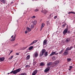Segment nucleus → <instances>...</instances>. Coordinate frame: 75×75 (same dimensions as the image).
I'll return each mask as SVG.
<instances>
[{
  "label": "nucleus",
  "instance_id": "1a4fd4ad",
  "mask_svg": "<svg viewBox=\"0 0 75 75\" xmlns=\"http://www.w3.org/2000/svg\"><path fill=\"white\" fill-rule=\"evenodd\" d=\"M68 32V29H65L63 32V34H64L65 35L66 33H67V32Z\"/></svg>",
  "mask_w": 75,
  "mask_h": 75
},
{
  "label": "nucleus",
  "instance_id": "7c9ffc66",
  "mask_svg": "<svg viewBox=\"0 0 75 75\" xmlns=\"http://www.w3.org/2000/svg\"><path fill=\"white\" fill-rule=\"evenodd\" d=\"M34 24H37V21H33Z\"/></svg>",
  "mask_w": 75,
  "mask_h": 75
},
{
  "label": "nucleus",
  "instance_id": "a211bd4d",
  "mask_svg": "<svg viewBox=\"0 0 75 75\" xmlns=\"http://www.w3.org/2000/svg\"><path fill=\"white\" fill-rule=\"evenodd\" d=\"M30 55H28L26 57V59L27 60H28L30 59Z\"/></svg>",
  "mask_w": 75,
  "mask_h": 75
},
{
  "label": "nucleus",
  "instance_id": "052dcab7",
  "mask_svg": "<svg viewBox=\"0 0 75 75\" xmlns=\"http://www.w3.org/2000/svg\"><path fill=\"white\" fill-rule=\"evenodd\" d=\"M33 61H34V60H33Z\"/></svg>",
  "mask_w": 75,
  "mask_h": 75
},
{
  "label": "nucleus",
  "instance_id": "a878e982",
  "mask_svg": "<svg viewBox=\"0 0 75 75\" xmlns=\"http://www.w3.org/2000/svg\"><path fill=\"white\" fill-rule=\"evenodd\" d=\"M15 40H16V38L13 37L12 38L11 41H14Z\"/></svg>",
  "mask_w": 75,
  "mask_h": 75
},
{
  "label": "nucleus",
  "instance_id": "603ef678",
  "mask_svg": "<svg viewBox=\"0 0 75 75\" xmlns=\"http://www.w3.org/2000/svg\"><path fill=\"white\" fill-rule=\"evenodd\" d=\"M47 23H48V22H49V21H47Z\"/></svg>",
  "mask_w": 75,
  "mask_h": 75
},
{
  "label": "nucleus",
  "instance_id": "cd10ccee",
  "mask_svg": "<svg viewBox=\"0 0 75 75\" xmlns=\"http://www.w3.org/2000/svg\"><path fill=\"white\" fill-rule=\"evenodd\" d=\"M43 13H45V14H47V11L46 10H44L43 11Z\"/></svg>",
  "mask_w": 75,
  "mask_h": 75
},
{
  "label": "nucleus",
  "instance_id": "20e7f679",
  "mask_svg": "<svg viewBox=\"0 0 75 75\" xmlns=\"http://www.w3.org/2000/svg\"><path fill=\"white\" fill-rule=\"evenodd\" d=\"M30 26L31 28H33L34 27V24H33V23H30Z\"/></svg>",
  "mask_w": 75,
  "mask_h": 75
},
{
  "label": "nucleus",
  "instance_id": "dca6fc26",
  "mask_svg": "<svg viewBox=\"0 0 75 75\" xmlns=\"http://www.w3.org/2000/svg\"><path fill=\"white\" fill-rule=\"evenodd\" d=\"M64 51V49H63L61 50V51L59 52V54H62V53Z\"/></svg>",
  "mask_w": 75,
  "mask_h": 75
},
{
  "label": "nucleus",
  "instance_id": "79ce46f5",
  "mask_svg": "<svg viewBox=\"0 0 75 75\" xmlns=\"http://www.w3.org/2000/svg\"><path fill=\"white\" fill-rule=\"evenodd\" d=\"M16 55H19V53H16Z\"/></svg>",
  "mask_w": 75,
  "mask_h": 75
},
{
  "label": "nucleus",
  "instance_id": "bb28decb",
  "mask_svg": "<svg viewBox=\"0 0 75 75\" xmlns=\"http://www.w3.org/2000/svg\"><path fill=\"white\" fill-rule=\"evenodd\" d=\"M25 68H30V65H26L25 67Z\"/></svg>",
  "mask_w": 75,
  "mask_h": 75
},
{
  "label": "nucleus",
  "instance_id": "2eb2a0df",
  "mask_svg": "<svg viewBox=\"0 0 75 75\" xmlns=\"http://www.w3.org/2000/svg\"><path fill=\"white\" fill-rule=\"evenodd\" d=\"M45 64V63L44 62H41L40 64V66H43Z\"/></svg>",
  "mask_w": 75,
  "mask_h": 75
},
{
  "label": "nucleus",
  "instance_id": "f704fd0d",
  "mask_svg": "<svg viewBox=\"0 0 75 75\" xmlns=\"http://www.w3.org/2000/svg\"><path fill=\"white\" fill-rule=\"evenodd\" d=\"M27 47H23L22 48V50H25V49H26V48Z\"/></svg>",
  "mask_w": 75,
  "mask_h": 75
},
{
  "label": "nucleus",
  "instance_id": "de8ad7c7",
  "mask_svg": "<svg viewBox=\"0 0 75 75\" xmlns=\"http://www.w3.org/2000/svg\"><path fill=\"white\" fill-rule=\"evenodd\" d=\"M70 33L71 32H70L69 31H68V34H69V33Z\"/></svg>",
  "mask_w": 75,
  "mask_h": 75
},
{
  "label": "nucleus",
  "instance_id": "412c9836",
  "mask_svg": "<svg viewBox=\"0 0 75 75\" xmlns=\"http://www.w3.org/2000/svg\"><path fill=\"white\" fill-rule=\"evenodd\" d=\"M52 64V62H50L49 63H48L47 64V65L48 66H50V65H51Z\"/></svg>",
  "mask_w": 75,
  "mask_h": 75
},
{
  "label": "nucleus",
  "instance_id": "b1692460",
  "mask_svg": "<svg viewBox=\"0 0 75 75\" xmlns=\"http://www.w3.org/2000/svg\"><path fill=\"white\" fill-rule=\"evenodd\" d=\"M13 57L14 56L13 55L11 56L9 58V59H10V60H11V59H13Z\"/></svg>",
  "mask_w": 75,
  "mask_h": 75
},
{
  "label": "nucleus",
  "instance_id": "37998d69",
  "mask_svg": "<svg viewBox=\"0 0 75 75\" xmlns=\"http://www.w3.org/2000/svg\"><path fill=\"white\" fill-rule=\"evenodd\" d=\"M16 34L14 36L13 38H16Z\"/></svg>",
  "mask_w": 75,
  "mask_h": 75
},
{
  "label": "nucleus",
  "instance_id": "f257e3e1",
  "mask_svg": "<svg viewBox=\"0 0 75 75\" xmlns=\"http://www.w3.org/2000/svg\"><path fill=\"white\" fill-rule=\"evenodd\" d=\"M14 69V68L13 69V71L10 72L11 74H12V73H13V74H16L17 73H18V72H20L21 70V69L20 68H19L18 69L13 71Z\"/></svg>",
  "mask_w": 75,
  "mask_h": 75
},
{
  "label": "nucleus",
  "instance_id": "864d4df0",
  "mask_svg": "<svg viewBox=\"0 0 75 75\" xmlns=\"http://www.w3.org/2000/svg\"><path fill=\"white\" fill-rule=\"evenodd\" d=\"M10 73H8V74H9Z\"/></svg>",
  "mask_w": 75,
  "mask_h": 75
},
{
  "label": "nucleus",
  "instance_id": "6ab92c4d",
  "mask_svg": "<svg viewBox=\"0 0 75 75\" xmlns=\"http://www.w3.org/2000/svg\"><path fill=\"white\" fill-rule=\"evenodd\" d=\"M44 55L45 57H47L48 56V52H46L45 53Z\"/></svg>",
  "mask_w": 75,
  "mask_h": 75
},
{
  "label": "nucleus",
  "instance_id": "c85d7f7f",
  "mask_svg": "<svg viewBox=\"0 0 75 75\" xmlns=\"http://www.w3.org/2000/svg\"><path fill=\"white\" fill-rule=\"evenodd\" d=\"M68 51H70V49H69V47H67L66 49V51H68Z\"/></svg>",
  "mask_w": 75,
  "mask_h": 75
},
{
  "label": "nucleus",
  "instance_id": "39448f33",
  "mask_svg": "<svg viewBox=\"0 0 75 75\" xmlns=\"http://www.w3.org/2000/svg\"><path fill=\"white\" fill-rule=\"evenodd\" d=\"M5 59V58L4 57H0V62H3L4 61Z\"/></svg>",
  "mask_w": 75,
  "mask_h": 75
},
{
  "label": "nucleus",
  "instance_id": "7ed1b4c3",
  "mask_svg": "<svg viewBox=\"0 0 75 75\" xmlns=\"http://www.w3.org/2000/svg\"><path fill=\"white\" fill-rule=\"evenodd\" d=\"M38 72V70H35L33 71V72L32 73V75H36L37 73Z\"/></svg>",
  "mask_w": 75,
  "mask_h": 75
},
{
  "label": "nucleus",
  "instance_id": "8fccbe9b",
  "mask_svg": "<svg viewBox=\"0 0 75 75\" xmlns=\"http://www.w3.org/2000/svg\"><path fill=\"white\" fill-rule=\"evenodd\" d=\"M58 53H57L56 54V53L55 54V55H58Z\"/></svg>",
  "mask_w": 75,
  "mask_h": 75
},
{
  "label": "nucleus",
  "instance_id": "2f4dec72",
  "mask_svg": "<svg viewBox=\"0 0 75 75\" xmlns=\"http://www.w3.org/2000/svg\"><path fill=\"white\" fill-rule=\"evenodd\" d=\"M37 41H38L37 40H35L34 41H33V42L34 44L35 43H36V42H37Z\"/></svg>",
  "mask_w": 75,
  "mask_h": 75
},
{
  "label": "nucleus",
  "instance_id": "c9c22d12",
  "mask_svg": "<svg viewBox=\"0 0 75 75\" xmlns=\"http://www.w3.org/2000/svg\"><path fill=\"white\" fill-rule=\"evenodd\" d=\"M73 48V46H71V47L69 48L70 50H71V49H72V48Z\"/></svg>",
  "mask_w": 75,
  "mask_h": 75
},
{
  "label": "nucleus",
  "instance_id": "a19ab883",
  "mask_svg": "<svg viewBox=\"0 0 75 75\" xmlns=\"http://www.w3.org/2000/svg\"><path fill=\"white\" fill-rule=\"evenodd\" d=\"M33 44H34V42H32L31 43V44H30V45H33Z\"/></svg>",
  "mask_w": 75,
  "mask_h": 75
},
{
  "label": "nucleus",
  "instance_id": "bf43d9fd",
  "mask_svg": "<svg viewBox=\"0 0 75 75\" xmlns=\"http://www.w3.org/2000/svg\"><path fill=\"white\" fill-rule=\"evenodd\" d=\"M9 55H10V54H9Z\"/></svg>",
  "mask_w": 75,
  "mask_h": 75
},
{
  "label": "nucleus",
  "instance_id": "aec40b11",
  "mask_svg": "<svg viewBox=\"0 0 75 75\" xmlns=\"http://www.w3.org/2000/svg\"><path fill=\"white\" fill-rule=\"evenodd\" d=\"M27 29L28 31H31V28H29L28 27H27Z\"/></svg>",
  "mask_w": 75,
  "mask_h": 75
},
{
  "label": "nucleus",
  "instance_id": "9d476101",
  "mask_svg": "<svg viewBox=\"0 0 75 75\" xmlns=\"http://www.w3.org/2000/svg\"><path fill=\"white\" fill-rule=\"evenodd\" d=\"M70 41L71 39H70V38H67L66 39L65 41L66 42L68 43Z\"/></svg>",
  "mask_w": 75,
  "mask_h": 75
},
{
  "label": "nucleus",
  "instance_id": "c756f323",
  "mask_svg": "<svg viewBox=\"0 0 75 75\" xmlns=\"http://www.w3.org/2000/svg\"><path fill=\"white\" fill-rule=\"evenodd\" d=\"M39 11V10L38 9H36L35 10V12H37V11Z\"/></svg>",
  "mask_w": 75,
  "mask_h": 75
},
{
  "label": "nucleus",
  "instance_id": "9b49d317",
  "mask_svg": "<svg viewBox=\"0 0 75 75\" xmlns=\"http://www.w3.org/2000/svg\"><path fill=\"white\" fill-rule=\"evenodd\" d=\"M55 54H56V53L55 52H53L50 54V56H52L53 55Z\"/></svg>",
  "mask_w": 75,
  "mask_h": 75
},
{
  "label": "nucleus",
  "instance_id": "5701e85b",
  "mask_svg": "<svg viewBox=\"0 0 75 75\" xmlns=\"http://www.w3.org/2000/svg\"><path fill=\"white\" fill-rule=\"evenodd\" d=\"M19 75H27V74L25 73H22L21 74H20Z\"/></svg>",
  "mask_w": 75,
  "mask_h": 75
},
{
  "label": "nucleus",
  "instance_id": "f3484780",
  "mask_svg": "<svg viewBox=\"0 0 75 75\" xmlns=\"http://www.w3.org/2000/svg\"><path fill=\"white\" fill-rule=\"evenodd\" d=\"M1 1L2 3H6V0H1Z\"/></svg>",
  "mask_w": 75,
  "mask_h": 75
},
{
  "label": "nucleus",
  "instance_id": "58836bf2",
  "mask_svg": "<svg viewBox=\"0 0 75 75\" xmlns=\"http://www.w3.org/2000/svg\"><path fill=\"white\" fill-rule=\"evenodd\" d=\"M69 67L70 69H72V68H73V67H72V66H70Z\"/></svg>",
  "mask_w": 75,
  "mask_h": 75
},
{
  "label": "nucleus",
  "instance_id": "4d7b16f0",
  "mask_svg": "<svg viewBox=\"0 0 75 75\" xmlns=\"http://www.w3.org/2000/svg\"><path fill=\"white\" fill-rule=\"evenodd\" d=\"M32 1H34V0H32Z\"/></svg>",
  "mask_w": 75,
  "mask_h": 75
},
{
  "label": "nucleus",
  "instance_id": "a18cd8bd",
  "mask_svg": "<svg viewBox=\"0 0 75 75\" xmlns=\"http://www.w3.org/2000/svg\"><path fill=\"white\" fill-rule=\"evenodd\" d=\"M12 52H13V50H12L9 53V54H11V53Z\"/></svg>",
  "mask_w": 75,
  "mask_h": 75
},
{
  "label": "nucleus",
  "instance_id": "4468645a",
  "mask_svg": "<svg viewBox=\"0 0 75 75\" xmlns=\"http://www.w3.org/2000/svg\"><path fill=\"white\" fill-rule=\"evenodd\" d=\"M38 55V52H36L35 53V57H37Z\"/></svg>",
  "mask_w": 75,
  "mask_h": 75
},
{
  "label": "nucleus",
  "instance_id": "e433bc0d",
  "mask_svg": "<svg viewBox=\"0 0 75 75\" xmlns=\"http://www.w3.org/2000/svg\"><path fill=\"white\" fill-rule=\"evenodd\" d=\"M35 64H36V62H33V65H35Z\"/></svg>",
  "mask_w": 75,
  "mask_h": 75
},
{
  "label": "nucleus",
  "instance_id": "13d9d810",
  "mask_svg": "<svg viewBox=\"0 0 75 75\" xmlns=\"http://www.w3.org/2000/svg\"><path fill=\"white\" fill-rule=\"evenodd\" d=\"M55 52V53H56V52H57V51H56Z\"/></svg>",
  "mask_w": 75,
  "mask_h": 75
},
{
  "label": "nucleus",
  "instance_id": "49530a36",
  "mask_svg": "<svg viewBox=\"0 0 75 75\" xmlns=\"http://www.w3.org/2000/svg\"><path fill=\"white\" fill-rule=\"evenodd\" d=\"M62 26H63L64 27H65V24L63 25Z\"/></svg>",
  "mask_w": 75,
  "mask_h": 75
},
{
  "label": "nucleus",
  "instance_id": "680f3d73",
  "mask_svg": "<svg viewBox=\"0 0 75 75\" xmlns=\"http://www.w3.org/2000/svg\"><path fill=\"white\" fill-rule=\"evenodd\" d=\"M7 44H8V43H7Z\"/></svg>",
  "mask_w": 75,
  "mask_h": 75
},
{
  "label": "nucleus",
  "instance_id": "423d86ee",
  "mask_svg": "<svg viewBox=\"0 0 75 75\" xmlns=\"http://www.w3.org/2000/svg\"><path fill=\"white\" fill-rule=\"evenodd\" d=\"M50 69V67H48L45 70V72H48L49 70Z\"/></svg>",
  "mask_w": 75,
  "mask_h": 75
},
{
  "label": "nucleus",
  "instance_id": "09e8293b",
  "mask_svg": "<svg viewBox=\"0 0 75 75\" xmlns=\"http://www.w3.org/2000/svg\"><path fill=\"white\" fill-rule=\"evenodd\" d=\"M13 38V35H12L11 37V38Z\"/></svg>",
  "mask_w": 75,
  "mask_h": 75
},
{
  "label": "nucleus",
  "instance_id": "6e6552de",
  "mask_svg": "<svg viewBox=\"0 0 75 75\" xmlns=\"http://www.w3.org/2000/svg\"><path fill=\"white\" fill-rule=\"evenodd\" d=\"M47 44V40H44L43 42V45H46Z\"/></svg>",
  "mask_w": 75,
  "mask_h": 75
},
{
  "label": "nucleus",
  "instance_id": "6e6d98bb",
  "mask_svg": "<svg viewBox=\"0 0 75 75\" xmlns=\"http://www.w3.org/2000/svg\"><path fill=\"white\" fill-rule=\"evenodd\" d=\"M48 23H47V25H48Z\"/></svg>",
  "mask_w": 75,
  "mask_h": 75
},
{
  "label": "nucleus",
  "instance_id": "393cba45",
  "mask_svg": "<svg viewBox=\"0 0 75 75\" xmlns=\"http://www.w3.org/2000/svg\"><path fill=\"white\" fill-rule=\"evenodd\" d=\"M33 48V46H31L29 48V50H32Z\"/></svg>",
  "mask_w": 75,
  "mask_h": 75
},
{
  "label": "nucleus",
  "instance_id": "f8f14e48",
  "mask_svg": "<svg viewBox=\"0 0 75 75\" xmlns=\"http://www.w3.org/2000/svg\"><path fill=\"white\" fill-rule=\"evenodd\" d=\"M45 26V24L44 23H43L42 24V27H41L40 31L41 30H42V28H43V27H44Z\"/></svg>",
  "mask_w": 75,
  "mask_h": 75
},
{
  "label": "nucleus",
  "instance_id": "f03ea898",
  "mask_svg": "<svg viewBox=\"0 0 75 75\" xmlns=\"http://www.w3.org/2000/svg\"><path fill=\"white\" fill-rule=\"evenodd\" d=\"M59 61H56L54 64V67H57L58 65V64H59Z\"/></svg>",
  "mask_w": 75,
  "mask_h": 75
},
{
  "label": "nucleus",
  "instance_id": "4be33fe9",
  "mask_svg": "<svg viewBox=\"0 0 75 75\" xmlns=\"http://www.w3.org/2000/svg\"><path fill=\"white\" fill-rule=\"evenodd\" d=\"M75 14V12H72V11H71L68 13V14Z\"/></svg>",
  "mask_w": 75,
  "mask_h": 75
},
{
  "label": "nucleus",
  "instance_id": "c03bdc74",
  "mask_svg": "<svg viewBox=\"0 0 75 75\" xmlns=\"http://www.w3.org/2000/svg\"><path fill=\"white\" fill-rule=\"evenodd\" d=\"M28 33V31H26L25 32V34H27Z\"/></svg>",
  "mask_w": 75,
  "mask_h": 75
},
{
  "label": "nucleus",
  "instance_id": "4c0bfd02",
  "mask_svg": "<svg viewBox=\"0 0 75 75\" xmlns=\"http://www.w3.org/2000/svg\"><path fill=\"white\" fill-rule=\"evenodd\" d=\"M31 18H35V16H32V17H31Z\"/></svg>",
  "mask_w": 75,
  "mask_h": 75
},
{
  "label": "nucleus",
  "instance_id": "5fc2aeb1",
  "mask_svg": "<svg viewBox=\"0 0 75 75\" xmlns=\"http://www.w3.org/2000/svg\"><path fill=\"white\" fill-rule=\"evenodd\" d=\"M13 3V2H11V3Z\"/></svg>",
  "mask_w": 75,
  "mask_h": 75
},
{
  "label": "nucleus",
  "instance_id": "0eeeda50",
  "mask_svg": "<svg viewBox=\"0 0 75 75\" xmlns=\"http://www.w3.org/2000/svg\"><path fill=\"white\" fill-rule=\"evenodd\" d=\"M63 54L64 55H67L68 54V50H66L64 52Z\"/></svg>",
  "mask_w": 75,
  "mask_h": 75
},
{
  "label": "nucleus",
  "instance_id": "72a5a7b5",
  "mask_svg": "<svg viewBox=\"0 0 75 75\" xmlns=\"http://www.w3.org/2000/svg\"><path fill=\"white\" fill-rule=\"evenodd\" d=\"M67 60L68 61H71V58H67Z\"/></svg>",
  "mask_w": 75,
  "mask_h": 75
},
{
  "label": "nucleus",
  "instance_id": "473e14b6",
  "mask_svg": "<svg viewBox=\"0 0 75 75\" xmlns=\"http://www.w3.org/2000/svg\"><path fill=\"white\" fill-rule=\"evenodd\" d=\"M43 54H44L43 53H40V57H42Z\"/></svg>",
  "mask_w": 75,
  "mask_h": 75
},
{
  "label": "nucleus",
  "instance_id": "ddd939ff",
  "mask_svg": "<svg viewBox=\"0 0 75 75\" xmlns=\"http://www.w3.org/2000/svg\"><path fill=\"white\" fill-rule=\"evenodd\" d=\"M45 51H46V50H45V49H42V54H44L45 52Z\"/></svg>",
  "mask_w": 75,
  "mask_h": 75
},
{
  "label": "nucleus",
  "instance_id": "ea45409f",
  "mask_svg": "<svg viewBox=\"0 0 75 75\" xmlns=\"http://www.w3.org/2000/svg\"><path fill=\"white\" fill-rule=\"evenodd\" d=\"M57 18V16H55L54 17V19H56V18Z\"/></svg>",
  "mask_w": 75,
  "mask_h": 75
},
{
  "label": "nucleus",
  "instance_id": "3c124183",
  "mask_svg": "<svg viewBox=\"0 0 75 75\" xmlns=\"http://www.w3.org/2000/svg\"><path fill=\"white\" fill-rule=\"evenodd\" d=\"M71 69H70H70H69V71H71Z\"/></svg>",
  "mask_w": 75,
  "mask_h": 75
}]
</instances>
